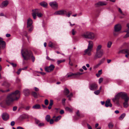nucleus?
<instances>
[{"mask_svg":"<svg viewBox=\"0 0 129 129\" xmlns=\"http://www.w3.org/2000/svg\"><path fill=\"white\" fill-rule=\"evenodd\" d=\"M124 54H129V50L127 49H125Z\"/></svg>","mask_w":129,"mask_h":129,"instance_id":"38","label":"nucleus"},{"mask_svg":"<svg viewBox=\"0 0 129 129\" xmlns=\"http://www.w3.org/2000/svg\"><path fill=\"white\" fill-rule=\"evenodd\" d=\"M100 91H100V90H97L95 91L94 92V93L95 94L98 95L99 94L100 92Z\"/></svg>","mask_w":129,"mask_h":129,"instance_id":"34","label":"nucleus"},{"mask_svg":"<svg viewBox=\"0 0 129 129\" xmlns=\"http://www.w3.org/2000/svg\"><path fill=\"white\" fill-rule=\"evenodd\" d=\"M49 4L50 6L53 8H56L57 7L58 4L56 2H53L50 3Z\"/></svg>","mask_w":129,"mask_h":129,"instance_id":"15","label":"nucleus"},{"mask_svg":"<svg viewBox=\"0 0 129 129\" xmlns=\"http://www.w3.org/2000/svg\"><path fill=\"white\" fill-rule=\"evenodd\" d=\"M61 116H58L56 117L54 121L56 122L58 121L61 118Z\"/></svg>","mask_w":129,"mask_h":129,"instance_id":"27","label":"nucleus"},{"mask_svg":"<svg viewBox=\"0 0 129 129\" xmlns=\"http://www.w3.org/2000/svg\"><path fill=\"white\" fill-rule=\"evenodd\" d=\"M27 32L26 31H24L23 32V35L26 37L27 36Z\"/></svg>","mask_w":129,"mask_h":129,"instance_id":"47","label":"nucleus"},{"mask_svg":"<svg viewBox=\"0 0 129 129\" xmlns=\"http://www.w3.org/2000/svg\"><path fill=\"white\" fill-rule=\"evenodd\" d=\"M8 2L7 1H6L3 2L2 3V5L6 7L8 4Z\"/></svg>","mask_w":129,"mask_h":129,"instance_id":"24","label":"nucleus"},{"mask_svg":"<svg viewBox=\"0 0 129 129\" xmlns=\"http://www.w3.org/2000/svg\"><path fill=\"white\" fill-rule=\"evenodd\" d=\"M4 85L6 86L7 87H9L10 86V84L8 82H5L4 83Z\"/></svg>","mask_w":129,"mask_h":129,"instance_id":"43","label":"nucleus"},{"mask_svg":"<svg viewBox=\"0 0 129 129\" xmlns=\"http://www.w3.org/2000/svg\"><path fill=\"white\" fill-rule=\"evenodd\" d=\"M17 109V107L16 106H14L13 107V111H15Z\"/></svg>","mask_w":129,"mask_h":129,"instance_id":"59","label":"nucleus"},{"mask_svg":"<svg viewBox=\"0 0 129 129\" xmlns=\"http://www.w3.org/2000/svg\"><path fill=\"white\" fill-rule=\"evenodd\" d=\"M45 119L47 122H49L50 120V116L49 115H47L45 117Z\"/></svg>","mask_w":129,"mask_h":129,"instance_id":"23","label":"nucleus"},{"mask_svg":"<svg viewBox=\"0 0 129 129\" xmlns=\"http://www.w3.org/2000/svg\"><path fill=\"white\" fill-rule=\"evenodd\" d=\"M88 127L89 129H92L91 126L88 124H87Z\"/></svg>","mask_w":129,"mask_h":129,"instance_id":"60","label":"nucleus"},{"mask_svg":"<svg viewBox=\"0 0 129 129\" xmlns=\"http://www.w3.org/2000/svg\"><path fill=\"white\" fill-rule=\"evenodd\" d=\"M105 106L107 107H108L109 106L112 107V104H111L110 103V99H108L105 102Z\"/></svg>","mask_w":129,"mask_h":129,"instance_id":"16","label":"nucleus"},{"mask_svg":"<svg viewBox=\"0 0 129 129\" xmlns=\"http://www.w3.org/2000/svg\"><path fill=\"white\" fill-rule=\"evenodd\" d=\"M126 27L127 28L124 31V32H127L129 31V23H128L127 24Z\"/></svg>","mask_w":129,"mask_h":129,"instance_id":"31","label":"nucleus"},{"mask_svg":"<svg viewBox=\"0 0 129 129\" xmlns=\"http://www.w3.org/2000/svg\"><path fill=\"white\" fill-rule=\"evenodd\" d=\"M118 11H119V12L122 15H124V14H123V13L122 10H121V9L119 8H118Z\"/></svg>","mask_w":129,"mask_h":129,"instance_id":"46","label":"nucleus"},{"mask_svg":"<svg viewBox=\"0 0 129 129\" xmlns=\"http://www.w3.org/2000/svg\"><path fill=\"white\" fill-rule=\"evenodd\" d=\"M127 95V94L124 92H120L115 96V99L117 100L121 97L123 99V98H124Z\"/></svg>","mask_w":129,"mask_h":129,"instance_id":"7","label":"nucleus"},{"mask_svg":"<svg viewBox=\"0 0 129 129\" xmlns=\"http://www.w3.org/2000/svg\"><path fill=\"white\" fill-rule=\"evenodd\" d=\"M71 32L72 34L73 35H75L76 33V31H75L74 29H72Z\"/></svg>","mask_w":129,"mask_h":129,"instance_id":"40","label":"nucleus"},{"mask_svg":"<svg viewBox=\"0 0 129 129\" xmlns=\"http://www.w3.org/2000/svg\"><path fill=\"white\" fill-rule=\"evenodd\" d=\"M107 4V3L106 2H100L97 3L96 5L98 6H103L106 5Z\"/></svg>","mask_w":129,"mask_h":129,"instance_id":"17","label":"nucleus"},{"mask_svg":"<svg viewBox=\"0 0 129 129\" xmlns=\"http://www.w3.org/2000/svg\"><path fill=\"white\" fill-rule=\"evenodd\" d=\"M53 104V101L52 100H50V102L49 105L50 106H52Z\"/></svg>","mask_w":129,"mask_h":129,"instance_id":"44","label":"nucleus"},{"mask_svg":"<svg viewBox=\"0 0 129 129\" xmlns=\"http://www.w3.org/2000/svg\"><path fill=\"white\" fill-rule=\"evenodd\" d=\"M23 92L25 96H28L30 93V91L29 89H24L23 90Z\"/></svg>","mask_w":129,"mask_h":129,"instance_id":"18","label":"nucleus"},{"mask_svg":"<svg viewBox=\"0 0 129 129\" xmlns=\"http://www.w3.org/2000/svg\"><path fill=\"white\" fill-rule=\"evenodd\" d=\"M102 47L101 45H99L97 46L96 49V53L94 57V60L101 58L104 55V53L103 50H101Z\"/></svg>","mask_w":129,"mask_h":129,"instance_id":"3","label":"nucleus"},{"mask_svg":"<svg viewBox=\"0 0 129 129\" xmlns=\"http://www.w3.org/2000/svg\"><path fill=\"white\" fill-rule=\"evenodd\" d=\"M55 68L54 66L52 64L50 65L49 67L45 68V69L46 72H50L53 71Z\"/></svg>","mask_w":129,"mask_h":129,"instance_id":"9","label":"nucleus"},{"mask_svg":"<svg viewBox=\"0 0 129 129\" xmlns=\"http://www.w3.org/2000/svg\"><path fill=\"white\" fill-rule=\"evenodd\" d=\"M121 25L119 24H117L114 27L115 31H118L121 29Z\"/></svg>","mask_w":129,"mask_h":129,"instance_id":"14","label":"nucleus"},{"mask_svg":"<svg viewBox=\"0 0 129 129\" xmlns=\"http://www.w3.org/2000/svg\"><path fill=\"white\" fill-rule=\"evenodd\" d=\"M22 70V69H19L18 70V71H17V74L19 75L20 74V72H21V70Z\"/></svg>","mask_w":129,"mask_h":129,"instance_id":"55","label":"nucleus"},{"mask_svg":"<svg viewBox=\"0 0 129 129\" xmlns=\"http://www.w3.org/2000/svg\"><path fill=\"white\" fill-rule=\"evenodd\" d=\"M9 90H10L9 89H8L7 90H0V91L2 92H7L9 91Z\"/></svg>","mask_w":129,"mask_h":129,"instance_id":"51","label":"nucleus"},{"mask_svg":"<svg viewBox=\"0 0 129 129\" xmlns=\"http://www.w3.org/2000/svg\"><path fill=\"white\" fill-rule=\"evenodd\" d=\"M65 110L67 111H68L70 112H71L72 111V109L68 107H66L65 108Z\"/></svg>","mask_w":129,"mask_h":129,"instance_id":"29","label":"nucleus"},{"mask_svg":"<svg viewBox=\"0 0 129 129\" xmlns=\"http://www.w3.org/2000/svg\"><path fill=\"white\" fill-rule=\"evenodd\" d=\"M59 113H60V114H63L64 113V111L63 110H61L60 111Z\"/></svg>","mask_w":129,"mask_h":129,"instance_id":"61","label":"nucleus"},{"mask_svg":"<svg viewBox=\"0 0 129 129\" xmlns=\"http://www.w3.org/2000/svg\"><path fill=\"white\" fill-rule=\"evenodd\" d=\"M15 124V122L14 121H12L10 123V125L11 126H13Z\"/></svg>","mask_w":129,"mask_h":129,"instance_id":"52","label":"nucleus"},{"mask_svg":"<svg viewBox=\"0 0 129 129\" xmlns=\"http://www.w3.org/2000/svg\"><path fill=\"white\" fill-rule=\"evenodd\" d=\"M82 36L85 38L92 40H93L95 37V35L93 33L88 32L83 34Z\"/></svg>","mask_w":129,"mask_h":129,"instance_id":"5","label":"nucleus"},{"mask_svg":"<svg viewBox=\"0 0 129 129\" xmlns=\"http://www.w3.org/2000/svg\"><path fill=\"white\" fill-rule=\"evenodd\" d=\"M126 34L124 36L123 38H125L129 37V31L126 32Z\"/></svg>","mask_w":129,"mask_h":129,"instance_id":"32","label":"nucleus"},{"mask_svg":"<svg viewBox=\"0 0 129 129\" xmlns=\"http://www.w3.org/2000/svg\"><path fill=\"white\" fill-rule=\"evenodd\" d=\"M33 108L35 109H39L41 108L40 105L38 104H37L33 107Z\"/></svg>","mask_w":129,"mask_h":129,"instance_id":"22","label":"nucleus"},{"mask_svg":"<svg viewBox=\"0 0 129 129\" xmlns=\"http://www.w3.org/2000/svg\"><path fill=\"white\" fill-rule=\"evenodd\" d=\"M100 65V64L98 63V64L94 66V68H96L98 67Z\"/></svg>","mask_w":129,"mask_h":129,"instance_id":"53","label":"nucleus"},{"mask_svg":"<svg viewBox=\"0 0 129 129\" xmlns=\"http://www.w3.org/2000/svg\"><path fill=\"white\" fill-rule=\"evenodd\" d=\"M37 15L39 17H40L43 16V14L39 12V11L38 9H37Z\"/></svg>","mask_w":129,"mask_h":129,"instance_id":"21","label":"nucleus"},{"mask_svg":"<svg viewBox=\"0 0 129 129\" xmlns=\"http://www.w3.org/2000/svg\"><path fill=\"white\" fill-rule=\"evenodd\" d=\"M123 99L124 100V102L123 103V104L124 107L126 108L128 106V102L129 101V98L127 95L124 98H123Z\"/></svg>","mask_w":129,"mask_h":129,"instance_id":"8","label":"nucleus"},{"mask_svg":"<svg viewBox=\"0 0 129 129\" xmlns=\"http://www.w3.org/2000/svg\"><path fill=\"white\" fill-rule=\"evenodd\" d=\"M17 129H24L23 128V127H22L21 126H18L17 127Z\"/></svg>","mask_w":129,"mask_h":129,"instance_id":"64","label":"nucleus"},{"mask_svg":"<svg viewBox=\"0 0 129 129\" xmlns=\"http://www.w3.org/2000/svg\"><path fill=\"white\" fill-rule=\"evenodd\" d=\"M50 123V124H52L53 123L54 120L52 119H50L49 121Z\"/></svg>","mask_w":129,"mask_h":129,"instance_id":"48","label":"nucleus"},{"mask_svg":"<svg viewBox=\"0 0 129 129\" xmlns=\"http://www.w3.org/2000/svg\"><path fill=\"white\" fill-rule=\"evenodd\" d=\"M71 14V13L70 12H69L68 13V14H67V13L66 14H65V15H66V16H67L68 17H69L70 16V15Z\"/></svg>","mask_w":129,"mask_h":129,"instance_id":"49","label":"nucleus"},{"mask_svg":"<svg viewBox=\"0 0 129 129\" xmlns=\"http://www.w3.org/2000/svg\"><path fill=\"white\" fill-rule=\"evenodd\" d=\"M35 123L38 125L40 122V121L36 118L35 119Z\"/></svg>","mask_w":129,"mask_h":129,"instance_id":"30","label":"nucleus"},{"mask_svg":"<svg viewBox=\"0 0 129 129\" xmlns=\"http://www.w3.org/2000/svg\"><path fill=\"white\" fill-rule=\"evenodd\" d=\"M55 44L51 42L50 41L49 42L48 44V46L52 48H54L55 46Z\"/></svg>","mask_w":129,"mask_h":129,"instance_id":"20","label":"nucleus"},{"mask_svg":"<svg viewBox=\"0 0 129 129\" xmlns=\"http://www.w3.org/2000/svg\"><path fill=\"white\" fill-rule=\"evenodd\" d=\"M44 125V123L43 122H40L38 125V126L39 127H40L42 126H43Z\"/></svg>","mask_w":129,"mask_h":129,"instance_id":"37","label":"nucleus"},{"mask_svg":"<svg viewBox=\"0 0 129 129\" xmlns=\"http://www.w3.org/2000/svg\"><path fill=\"white\" fill-rule=\"evenodd\" d=\"M88 44L87 48L84 51V52L87 54L88 55H91V52L92 50L93 46V43L92 41H88Z\"/></svg>","mask_w":129,"mask_h":129,"instance_id":"4","label":"nucleus"},{"mask_svg":"<svg viewBox=\"0 0 129 129\" xmlns=\"http://www.w3.org/2000/svg\"><path fill=\"white\" fill-rule=\"evenodd\" d=\"M32 95L35 98H37V94L35 92L33 91L32 92Z\"/></svg>","mask_w":129,"mask_h":129,"instance_id":"26","label":"nucleus"},{"mask_svg":"<svg viewBox=\"0 0 129 129\" xmlns=\"http://www.w3.org/2000/svg\"><path fill=\"white\" fill-rule=\"evenodd\" d=\"M74 75V74L73 73H69L67 75V77L68 78L73 76Z\"/></svg>","mask_w":129,"mask_h":129,"instance_id":"33","label":"nucleus"},{"mask_svg":"<svg viewBox=\"0 0 129 129\" xmlns=\"http://www.w3.org/2000/svg\"><path fill=\"white\" fill-rule=\"evenodd\" d=\"M45 104L46 105H48L49 102L47 99H46L44 101Z\"/></svg>","mask_w":129,"mask_h":129,"instance_id":"42","label":"nucleus"},{"mask_svg":"<svg viewBox=\"0 0 129 129\" xmlns=\"http://www.w3.org/2000/svg\"><path fill=\"white\" fill-rule=\"evenodd\" d=\"M40 5L44 7H46L47 5V4L44 2H42L40 3Z\"/></svg>","mask_w":129,"mask_h":129,"instance_id":"25","label":"nucleus"},{"mask_svg":"<svg viewBox=\"0 0 129 129\" xmlns=\"http://www.w3.org/2000/svg\"><path fill=\"white\" fill-rule=\"evenodd\" d=\"M108 126L109 128H112L113 127V125L112 122H110L108 124Z\"/></svg>","mask_w":129,"mask_h":129,"instance_id":"36","label":"nucleus"},{"mask_svg":"<svg viewBox=\"0 0 129 129\" xmlns=\"http://www.w3.org/2000/svg\"><path fill=\"white\" fill-rule=\"evenodd\" d=\"M33 21L31 19L29 18L27 20V27L28 28L32 26Z\"/></svg>","mask_w":129,"mask_h":129,"instance_id":"13","label":"nucleus"},{"mask_svg":"<svg viewBox=\"0 0 129 129\" xmlns=\"http://www.w3.org/2000/svg\"><path fill=\"white\" fill-rule=\"evenodd\" d=\"M89 88L91 90H94L98 89V86L96 84L93 83L90 85Z\"/></svg>","mask_w":129,"mask_h":129,"instance_id":"11","label":"nucleus"},{"mask_svg":"<svg viewBox=\"0 0 129 129\" xmlns=\"http://www.w3.org/2000/svg\"><path fill=\"white\" fill-rule=\"evenodd\" d=\"M125 113H123L121 114V116L119 117V119L120 120L122 119L125 116Z\"/></svg>","mask_w":129,"mask_h":129,"instance_id":"28","label":"nucleus"},{"mask_svg":"<svg viewBox=\"0 0 129 129\" xmlns=\"http://www.w3.org/2000/svg\"><path fill=\"white\" fill-rule=\"evenodd\" d=\"M22 55L24 60H28L31 58L32 61L34 62L35 60V58L33 55L32 52L25 49H22L21 51Z\"/></svg>","mask_w":129,"mask_h":129,"instance_id":"2","label":"nucleus"},{"mask_svg":"<svg viewBox=\"0 0 129 129\" xmlns=\"http://www.w3.org/2000/svg\"><path fill=\"white\" fill-rule=\"evenodd\" d=\"M30 106H27L25 108V109L26 110H29L30 108Z\"/></svg>","mask_w":129,"mask_h":129,"instance_id":"50","label":"nucleus"},{"mask_svg":"<svg viewBox=\"0 0 129 129\" xmlns=\"http://www.w3.org/2000/svg\"><path fill=\"white\" fill-rule=\"evenodd\" d=\"M125 49L120 50L118 52L119 53H124Z\"/></svg>","mask_w":129,"mask_h":129,"instance_id":"41","label":"nucleus"},{"mask_svg":"<svg viewBox=\"0 0 129 129\" xmlns=\"http://www.w3.org/2000/svg\"><path fill=\"white\" fill-rule=\"evenodd\" d=\"M2 117L4 121H6L9 119V116L8 113H4L2 114Z\"/></svg>","mask_w":129,"mask_h":129,"instance_id":"12","label":"nucleus"},{"mask_svg":"<svg viewBox=\"0 0 129 129\" xmlns=\"http://www.w3.org/2000/svg\"><path fill=\"white\" fill-rule=\"evenodd\" d=\"M37 11V9L33 10V12L32 13V15L34 19H35L36 18Z\"/></svg>","mask_w":129,"mask_h":129,"instance_id":"19","label":"nucleus"},{"mask_svg":"<svg viewBox=\"0 0 129 129\" xmlns=\"http://www.w3.org/2000/svg\"><path fill=\"white\" fill-rule=\"evenodd\" d=\"M98 73L99 74H100V75H101L102 73V70H99L98 71Z\"/></svg>","mask_w":129,"mask_h":129,"instance_id":"62","label":"nucleus"},{"mask_svg":"<svg viewBox=\"0 0 129 129\" xmlns=\"http://www.w3.org/2000/svg\"><path fill=\"white\" fill-rule=\"evenodd\" d=\"M112 42L109 41L108 42L107 45V46L108 48H110L111 47V46L112 44Z\"/></svg>","mask_w":129,"mask_h":129,"instance_id":"35","label":"nucleus"},{"mask_svg":"<svg viewBox=\"0 0 129 129\" xmlns=\"http://www.w3.org/2000/svg\"><path fill=\"white\" fill-rule=\"evenodd\" d=\"M76 114L79 117L80 116V114L78 110L77 111V112L76 113Z\"/></svg>","mask_w":129,"mask_h":129,"instance_id":"58","label":"nucleus"},{"mask_svg":"<svg viewBox=\"0 0 129 129\" xmlns=\"http://www.w3.org/2000/svg\"><path fill=\"white\" fill-rule=\"evenodd\" d=\"M82 68L85 70H87V68L85 66H83L82 67Z\"/></svg>","mask_w":129,"mask_h":129,"instance_id":"63","label":"nucleus"},{"mask_svg":"<svg viewBox=\"0 0 129 129\" xmlns=\"http://www.w3.org/2000/svg\"><path fill=\"white\" fill-rule=\"evenodd\" d=\"M30 27V28L28 30L29 31H31L33 30V26H31Z\"/></svg>","mask_w":129,"mask_h":129,"instance_id":"54","label":"nucleus"},{"mask_svg":"<svg viewBox=\"0 0 129 129\" xmlns=\"http://www.w3.org/2000/svg\"><path fill=\"white\" fill-rule=\"evenodd\" d=\"M69 92V90L67 88H65L64 89L63 91L64 94L65 95H67V97L69 98V100L70 101L71 100V98L72 97L73 94L72 93H71L69 95H68Z\"/></svg>","mask_w":129,"mask_h":129,"instance_id":"6","label":"nucleus"},{"mask_svg":"<svg viewBox=\"0 0 129 129\" xmlns=\"http://www.w3.org/2000/svg\"><path fill=\"white\" fill-rule=\"evenodd\" d=\"M67 12L65 10H60L58 11H56L54 14V15H63L65 14H66Z\"/></svg>","mask_w":129,"mask_h":129,"instance_id":"10","label":"nucleus"},{"mask_svg":"<svg viewBox=\"0 0 129 129\" xmlns=\"http://www.w3.org/2000/svg\"><path fill=\"white\" fill-rule=\"evenodd\" d=\"M10 64L13 66L14 67H15L16 66V64L14 63H11Z\"/></svg>","mask_w":129,"mask_h":129,"instance_id":"57","label":"nucleus"},{"mask_svg":"<svg viewBox=\"0 0 129 129\" xmlns=\"http://www.w3.org/2000/svg\"><path fill=\"white\" fill-rule=\"evenodd\" d=\"M104 62V60H100L99 63L100 65L101 64L103 63Z\"/></svg>","mask_w":129,"mask_h":129,"instance_id":"56","label":"nucleus"},{"mask_svg":"<svg viewBox=\"0 0 129 129\" xmlns=\"http://www.w3.org/2000/svg\"><path fill=\"white\" fill-rule=\"evenodd\" d=\"M103 80V78H100L99 80V83H101Z\"/></svg>","mask_w":129,"mask_h":129,"instance_id":"45","label":"nucleus"},{"mask_svg":"<svg viewBox=\"0 0 129 129\" xmlns=\"http://www.w3.org/2000/svg\"><path fill=\"white\" fill-rule=\"evenodd\" d=\"M65 61V60H58L57 61V63L58 64H59L60 63L64 62Z\"/></svg>","mask_w":129,"mask_h":129,"instance_id":"39","label":"nucleus"},{"mask_svg":"<svg viewBox=\"0 0 129 129\" xmlns=\"http://www.w3.org/2000/svg\"><path fill=\"white\" fill-rule=\"evenodd\" d=\"M20 94L19 91L16 90L8 95L5 100L6 104L9 105L14 101L17 100L20 98Z\"/></svg>","mask_w":129,"mask_h":129,"instance_id":"1","label":"nucleus"}]
</instances>
